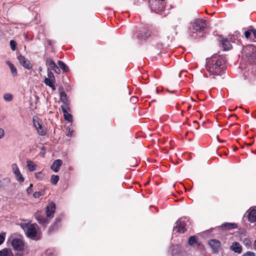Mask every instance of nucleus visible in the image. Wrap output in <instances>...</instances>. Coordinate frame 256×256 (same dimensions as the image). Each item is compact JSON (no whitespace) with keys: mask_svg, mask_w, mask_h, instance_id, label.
<instances>
[{"mask_svg":"<svg viewBox=\"0 0 256 256\" xmlns=\"http://www.w3.org/2000/svg\"><path fill=\"white\" fill-rule=\"evenodd\" d=\"M149 4L152 11L157 14H162L164 10V0H150Z\"/></svg>","mask_w":256,"mask_h":256,"instance_id":"nucleus-4","label":"nucleus"},{"mask_svg":"<svg viewBox=\"0 0 256 256\" xmlns=\"http://www.w3.org/2000/svg\"><path fill=\"white\" fill-rule=\"evenodd\" d=\"M11 244L15 250L21 251L24 250V242L20 238H14L11 242Z\"/></svg>","mask_w":256,"mask_h":256,"instance_id":"nucleus-8","label":"nucleus"},{"mask_svg":"<svg viewBox=\"0 0 256 256\" xmlns=\"http://www.w3.org/2000/svg\"><path fill=\"white\" fill-rule=\"evenodd\" d=\"M20 226L28 238L33 240H38L40 238V234L37 231L36 224L22 222Z\"/></svg>","mask_w":256,"mask_h":256,"instance_id":"nucleus-2","label":"nucleus"},{"mask_svg":"<svg viewBox=\"0 0 256 256\" xmlns=\"http://www.w3.org/2000/svg\"><path fill=\"white\" fill-rule=\"evenodd\" d=\"M34 174L36 178L38 180H42L44 178L45 174L42 172H36Z\"/></svg>","mask_w":256,"mask_h":256,"instance_id":"nucleus-28","label":"nucleus"},{"mask_svg":"<svg viewBox=\"0 0 256 256\" xmlns=\"http://www.w3.org/2000/svg\"><path fill=\"white\" fill-rule=\"evenodd\" d=\"M248 220L250 222L256 224V210L254 209L250 211L248 214Z\"/></svg>","mask_w":256,"mask_h":256,"instance_id":"nucleus-16","label":"nucleus"},{"mask_svg":"<svg viewBox=\"0 0 256 256\" xmlns=\"http://www.w3.org/2000/svg\"><path fill=\"white\" fill-rule=\"evenodd\" d=\"M164 44H156V47L158 48H164Z\"/></svg>","mask_w":256,"mask_h":256,"instance_id":"nucleus-48","label":"nucleus"},{"mask_svg":"<svg viewBox=\"0 0 256 256\" xmlns=\"http://www.w3.org/2000/svg\"><path fill=\"white\" fill-rule=\"evenodd\" d=\"M63 114L65 120L68 121L70 122H72V115L68 112H63Z\"/></svg>","mask_w":256,"mask_h":256,"instance_id":"nucleus-24","label":"nucleus"},{"mask_svg":"<svg viewBox=\"0 0 256 256\" xmlns=\"http://www.w3.org/2000/svg\"><path fill=\"white\" fill-rule=\"evenodd\" d=\"M150 35V32L147 26L142 28L139 30L136 35V37L140 40H146Z\"/></svg>","mask_w":256,"mask_h":256,"instance_id":"nucleus-6","label":"nucleus"},{"mask_svg":"<svg viewBox=\"0 0 256 256\" xmlns=\"http://www.w3.org/2000/svg\"><path fill=\"white\" fill-rule=\"evenodd\" d=\"M47 64L52 69L55 66L56 64H55V62L51 59L48 60L46 62Z\"/></svg>","mask_w":256,"mask_h":256,"instance_id":"nucleus-33","label":"nucleus"},{"mask_svg":"<svg viewBox=\"0 0 256 256\" xmlns=\"http://www.w3.org/2000/svg\"><path fill=\"white\" fill-rule=\"evenodd\" d=\"M18 182H22L24 180V178L21 174L20 171L18 172V173L14 174Z\"/></svg>","mask_w":256,"mask_h":256,"instance_id":"nucleus-22","label":"nucleus"},{"mask_svg":"<svg viewBox=\"0 0 256 256\" xmlns=\"http://www.w3.org/2000/svg\"><path fill=\"white\" fill-rule=\"evenodd\" d=\"M191 100H192V101H194V100L192 98V97L190 98Z\"/></svg>","mask_w":256,"mask_h":256,"instance_id":"nucleus-56","label":"nucleus"},{"mask_svg":"<svg viewBox=\"0 0 256 256\" xmlns=\"http://www.w3.org/2000/svg\"><path fill=\"white\" fill-rule=\"evenodd\" d=\"M62 164V162L60 160H55L52 164L50 166V168L54 172H58Z\"/></svg>","mask_w":256,"mask_h":256,"instance_id":"nucleus-13","label":"nucleus"},{"mask_svg":"<svg viewBox=\"0 0 256 256\" xmlns=\"http://www.w3.org/2000/svg\"><path fill=\"white\" fill-rule=\"evenodd\" d=\"M59 178H60L58 176L54 174L52 175L50 178L51 184L54 185L58 183Z\"/></svg>","mask_w":256,"mask_h":256,"instance_id":"nucleus-27","label":"nucleus"},{"mask_svg":"<svg viewBox=\"0 0 256 256\" xmlns=\"http://www.w3.org/2000/svg\"><path fill=\"white\" fill-rule=\"evenodd\" d=\"M35 218L38 222L43 226H46L49 223V221L44 216H42L40 212H37L35 214Z\"/></svg>","mask_w":256,"mask_h":256,"instance_id":"nucleus-11","label":"nucleus"},{"mask_svg":"<svg viewBox=\"0 0 256 256\" xmlns=\"http://www.w3.org/2000/svg\"><path fill=\"white\" fill-rule=\"evenodd\" d=\"M18 182H22L24 180V178L21 174L20 171L18 172V173L14 174Z\"/></svg>","mask_w":256,"mask_h":256,"instance_id":"nucleus-23","label":"nucleus"},{"mask_svg":"<svg viewBox=\"0 0 256 256\" xmlns=\"http://www.w3.org/2000/svg\"><path fill=\"white\" fill-rule=\"evenodd\" d=\"M56 204L51 202L46 207V214L48 218H52L54 216V214L56 212Z\"/></svg>","mask_w":256,"mask_h":256,"instance_id":"nucleus-10","label":"nucleus"},{"mask_svg":"<svg viewBox=\"0 0 256 256\" xmlns=\"http://www.w3.org/2000/svg\"><path fill=\"white\" fill-rule=\"evenodd\" d=\"M230 249L236 253L240 254L242 252V248L240 244L237 242H234L230 246Z\"/></svg>","mask_w":256,"mask_h":256,"instance_id":"nucleus-15","label":"nucleus"},{"mask_svg":"<svg viewBox=\"0 0 256 256\" xmlns=\"http://www.w3.org/2000/svg\"><path fill=\"white\" fill-rule=\"evenodd\" d=\"M4 98L6 101L10 102L12 100L13 96L12 94H6L4 95Z\"/></svg>","mask_w":256,"mask_h":256,"instance_id":"nucleus-31","label":"nucleus"},{"mask_svg":"<svg viewBox=\"0 0 256 256\" xmlns=\"http://www.w3.org/2000/svg\"><path fill=\"white\" fill-rule=\"evenodd\" d=\"M138 98L136 96H132L130 98V100L133 104H136L138 102Z\"/></svg>","mask_w":256,"mask_h":256,"instance_id":"nucleus-44","label":"nucleus"},{"mask_svg":"<svg viewBox=\"0 0 256 256\" xmlns=\"http://www.w3.org/2000/svg\"><path fill=\"white\" fill-rule=\"evenodd\" d=\"M0 256H14L10 249L4 248L0 250Z\"/></svg>","mask_w":256,"mask_h":256,"instance_id":"nucleus-17","label":"nucleus"},{"mask_svg":"<svg viewBox=\"0 0 256 256\" xmlns=\"http://www.w3.org/2000/svg\"><path fill=\"white\" fill-rule=\"evenodd\" d=\"M254 248L255 250H256V240L254 242Z\"/></svg>","mask_w":256,"mask_h":256,"instance_id":"nucleus-52","label":"nucleus"},{"mask_svg":"<svg viewBox=\"0 0 256 256\" xmlns=\"http://www.w3.org/2000/svg\"><path fill=\"white\" fill-rule=\"evenodd\" d=\"M6 237L5 232H1L0 234V245H1L4 241Z\"/></svg>","mask_w":256,"mask_h":256,"instance_id":"nucleus-37","label":"nucleus"},{"mask_svg":"<svg viewBox=\"0 0 256 256\" xmlns=\"http://www.w3.org/2000/svg\"><path fill=\"white\" fill-rule=\"evenodd\" d=\"M208 244L214 252H217L220 246V242L216 240H211L208 242Z\"/></svg>","mask_w":256,"mask_h":256,"instance_id":"nucleus-12","label":"nucleus"},{"mask_svg":"<svg viewBox=\"0 0 256 256\" xmlns=\"http://www.w3.org/2000/svg\"><path fill=\"white\" fill-rule=\"evenodd\" d=\"M207 26L206 22L204 19H196L191 24L190 27V34L192 36L196 38V33H200Z\"/></svg>","mask_w":256,"mask_h":256,"instance_id":"nucleus-3","label":"nucleus"},{"mask_svg":"<svg viewBox=\"0 0 256 256\" xmlns=\"http://www.w3.org/2000/svg\"><path fill=\"white\" fill-rule=\"evenodd\" d=\"M180 21H181V19H179V18H178L176 20V24L174 26V30H176V28L178 26V24H180Z\"/></svg>","mask_w":256,"mask_h":256,"instance_id":"nucleus-46","label":"nucleus"},{"mask_svg":"<svg viewBox=\"0 0 256 256\" xmlns=\"http://www.w3.org/2000/svg\"><path fill=\"white\" fill-rule=\"evenodd\" d=\"M60 218H57L56 220V222H55V224H54V225L50 229V232H52L54 228H58V223H60Z\"/></svg>","mask_w":256,"mask_h":256,"instance_id":"nucleus-34","label":"nucleus"},{"mask_svg":"<svg viewBox=\"0 0 256 256\" xmlns=\"http://www.w3.org/2000/svg\"><path fill=\"white\" fill-rule=\"evenodd\" d=\"M62 112H68L70 110V107L68 102V101L66 102H63L61 106Z\"/></svg>","mask_w":256,"mask_h":256,"instance_id":"nucleus-26","label":"nucleus"},{"mask_svg":"<svg viewBox=\"0 0 256 256\" xmlns=\"http://www.w3.org/2000/svg\"><path fill=\"white\" fill-rule=\"evenodd\" d=\"M46 78L55 80L53 74L50 70H48V78Z\"/></svg>","mask_w":256,"mask_h":256,"instance_id":"nucleus-38","label":"nucleus"},{"mask_svg":"<svg viewBox=\"0 0 256 256\" xmlns=\"http://www.w3.org/2000/svg\"><path fill=\"white\" fill-rule=\"evenodd\" d=\"M42 256H50V253H48V252H46L42 254Z\"/></svg>","mask_w":256,"mask_h":256,"instance_id":"nucleus-50","label":"nucleus"},{"mask_svg":"<svg viewBox=\"0 0 256 256\" xmlns=\"http://www.w3.org/2000/svg\"><path fill=\"white\" fill-rule=\"evenodd\" d=\"M4 132L2 128H0V138H2L4 137Z\"/></svg>","mask_w":256,"mask_h":256,"instance_id":"nucleus-47","label":"nucleus"},{"mask_svg":"<svg viewBox=\"0 0 256 256\" xmlns=\"http://www.w3.org/2000/svg\"><path fill=\"white\" fill-rule=\"evenodd\" d=\"M222 46L224 50L231 49L232 46L228 38H225L221 40Z\"/></svg>","mask_w":256,"mask_h":256,"instance_id":"nucleus-14","label":"nucleus"},{"mask_svg":"<svg viewBox=\"0 0 256 256\" xmlns=\"http://www.w3.org/2000/svg\"><path fill=\"white\" fill-rule=\"evenodd\" d=\"M58 64L64 72H68L70 70L68 67L62 61L58 60Z\"/></svg>","mask_w":256,"mask_h":256,"instance_id":"nucleus-20","label":"nucleus"},{"mask_svg":"<svg viewBox=\"0 0 256 256\" xmlns=\"http://www.w3.org/2000/svg\"><path fill=\"white\" fill-rule=\"evenodd\" d=\"M246 49L247 50H249L250 51L252 50V52H256V48L252 46H248L246 48Z\"/></svg>","mask_w":256,"mask_h":256,"instance_id":"nucleus-45","label":"nucleus"},{"mask_svg":"<svg viewBox=\"0 0 256 256\" xmlns=\"http://www.w3.org/2000/svg\"><path fill=\"white\" fill-rule=\"evenodd\" d=\"M32 184H30V186L27 188L26 192L28 194H30L32 192Z\"/></svg>","mask_w":256,"mask_h":256,"instance_id":"nucleus-43","label":"nucleus"},{"mask_svg":"<svg viewBox=\"0 0 256 256\" xmlns=\"http://www.w3.org/2000/svg\"><path fill=\"white\" fill-rule=\"evenodd\" d=\"M222 228H224L226 229L230 230L236 228L237 227V225L234 223L226 222L222 224Z\"/></svg>","mask_w":256,"mask_h":256,"instance_id":"nucleus-21","label":"nucleus"},{"mask_svg":"<svg viewBox=\"0 0 256 256\" xmlns=\"http://www.w3.org/2000/svg\"><path fill=\"white\" fill-rule=\"evenodd\" d=\"M177 34V32H175V34Z\"/></svg>","mask_w":256,"mask_h":256,"instance_id":"nucleus-57","label":"nucleus"},{"mask_svg":"<svg viewBox=\"0 0 256 256\" xmlns=\"http://www.w3.org/2000/svg\"><path fill=\"white\" fill-rule=\"evenodd\" d=\"M27 166L30 172L34 171L36 168V165L32 161L27 160Z\"/></svg>","mask_w":256,"mask_h":256,"instance_id":"nucleus-19","label":"nucleus"},{"mask_svg":"<svg viewBox=\"0 0 256 256\" xmlns=\"http://www.w3.org/2000/svg\"><path fill=\"white\" fill-rule=\"evenodd\" d=\"M251 33H252V30H248L244 32L245 37L246 38H248L250 37V36Z\"/></svg>","mask_w":256,"mask_h":256,"instance_id":"nucleus-40","label":"nucleus"},{"mask_svg":"<svg viewBox=\"0 0 256 256\" xmlns=\"http://www.w3.org/2000/svg\"><path fill=\"white\" fill-rule=\"evenodd\" d=\"M60 100L63 102H66L68 101L67 99L66 94L64 91L60 92Z\"/></svg>","mask_w":256,"mask_h":256,"instance_id":"nucleus-29","label":"nucleus"},{"mask_svg":"<svg viewBox=\"0 0 256 256\" xmlns=\"http://www.w3.org/2000/svg\"><path fill=\"white\" fill-rule=\"evenodd\" d=\"M10 46L12 50L14 51L16 49V44L14 40H11L10 42Z\"/></svg>","mask_w":256,"mask_h":256,"instance_id":"nucleus-35","label":"nucleus"},{"mask_svg":"<svg viewBox=\"0 0 256 256\" xmlns=\"http://www.w3.org/2000/svg\"><path fill=\"white\" fill-rule=\"evenodd\" d=\"M12 170L14 174L18 173V172H20V169L16 164H13L12 165Z\"/></svg>","mask_w":256,"mask_h":256,"instance_id":"nucleus-32","label":"nucleus"},{"mask_svg":"<svg viewBox=\"0 0 256 256\" xmlns=\"http://www.w3.org/2000/svg\"><path fill=\"white\" fill-rule=\"evenodd\" d=\"M242 256H256V254L254 252L248 251L244 254Z\"/></svg>","mask_w":256,"mask_h":256,"instance_id":"nucleus-39","label":"nucleus"},{"mask_svg":"<svg viewBox=\"0 0 256 256\" xmlns=\"http://www.w3.org/2000/svg\"><path fill=\"white\" fill-rule=\"evenodd\" d=\"M197 242V237L196 236H190L188 238V244L190 246H194Z\"/></svg>","mask_w":256,"mask_h":256,"instance_id":"nucleus-25","label":"nucleus"},{"mask_svg":"<svg viewBox=\"0 0 256 256\" xmlns=\"http://www.w3.org/2000/svg\"><path fill=\"white\" fill-rule=\"evenodd\" d=\"M25 38H26V39L28 38V36L26 34L25 35Z\"/></svg>","mask_w":256,"mask_h":256,"instance_id":"nucleus-54","label":"nucleus"},{"mask_svg":"<svg viewBox=\"0 0 256 256\" xmlns=\"http://www.w3.org/2000/svg\"><path fill=\"white\" fill-rule=\"evenodd\" d=\"M190 224L189 220L186 218H181L176 222L174 230L184 233L187 229V226Z\"/></svg>","mask_w":256,"mask_h":256,"instance_id":"nucleus-5","label":"nucleus"},{"mask_svg":"<svg viewBox=\"0 0 256 256\" xmlns=\"http://www.w3.org/2000/svg\"><path fill=\"white\" fill-rule=\"evenodd\" d=\"M18 59L20 64L25 68L28 70L32 69V64H31L30 62L27 60L24 56L20 55L18 56Z\"/></svg>","mask_w":256,"mask_h":256,"instance_id":"nucleus-9","label":"nucleus"},{"mask_svg":"<svg viewBox=\"0 0 256 256\" xmlns=\"http://www.w3.org/2000/svg\"><path fill=\"white\" fill-rule=\"evenodd\" d=\"M74 132V131L72 130H71L70 128H68L66 129V135L68 136H73V133Z\"/></svg>","mask_w":256,"mask_h":256,"instance_id":"nucleus-36","label":"nucleus"},{"mask_svg":"<svg viewBox=\"0 0 256 256\" xmlns=\"http://www.w3.org/2000/svg\"><path fill=\"white\" fill-rule=\"evenodd\" d=\"M6 63L9 66L13 76H16L17 75V70L14 66L10 61H6Z\"/></svg>","mask_w":256,"mask_h":256,"instance_id":"nucleus-18","label":"nucleus"},{"mask_svg":"<svg viewBox=\"0 0 256 256\" xmlns=\"http://www.w3.org/2000/svg\"><path fill=\"white\" fill-rule=\"evenodd\" d=\"M156 6H157V7L160 6V4H157Z\"/></svg>","mask_w":256,"mask_h":256,"instance_id":"nucleus-55","label":"nucleus"},{"mask_svg":"<svg viewBox=\"0 0 256 256\" xmlns=\"http://www.w3.org/2000/svg\"><path fill=\"white\" fill-rule=\"evenodd\" d=\"M226 68L225 58L222 56H214L207 60L206 69L210 76L221 75Z\"/></svg>","mask_w":256,"mask_h":256,"instance_id":"nucleus-1","label":"nucleus"},{"mask_svg":"<svg viewBox=\"0 0 256 256\" xmlns=\"http://www.w3.org/2000/svg\"><path fill=\"white\" fill-rule=\"evenodd\" d=\"M33 123L34 128L37 130L38 134L42 136H45L46 134V130L40 122L38 116H34Z\"/></svg>","mask_w":256,"mask_h":256,"instance_id":"nucleus-7","label":"nucleus"},{"mask_svg":"<svg viewBox=\"0 0 256 256\" xmlns=\"http://www.w3.org/2000/svg\"><path fill=\"white\" fill-rule=\"evenodd\" d=\"M42 196V194L40 192H35L33 194V196L35 198H39Z\"/></svg>","mask_w":256,"mask_h":256,"instance_id":"nucleus-41","label":"nucleus"},{"mask_svg":"<svg viewBox=\"0 0 256 256\" xmlns=\"http://www.w3.org/2000/svg\"><path fill=\"white\" fill-rule=\"evenodd\" d=\"M52 70L56 74H60V68L56 65Z\"/></svg>","mask_w":256,"mask_h":256,"instance_id":"nucleus-42","label":"nucleus"},{"mask_svg":"<svg viewBox=\"0 0 256 256\" xmlns=\"http://www.w3.org/2000/svg\"><path fill=\"white\" fill-rule=\"evenodd\" d=\"M54 81H55V80L46 78L44 80L45 84L46 86H51L53 84H54Z\"/></svg>","mask_w":256,"mask_h":256,"instance_id":"nucleus-30","label":"nucleus"},{"mask_svg":"<svg viewBox=\"0 0 256 256\" xmlns=\"http://www.w3.org/2000/svg\"><path fill=\"white\" fill-rule=\"evenodd\" d=\"M191 106H192L191 105L188 106V110H190V108H191Z\"/></svg>","mask_w":256,"mask_h":256,"instance_id":"nucleus-53","label":"nucleus"},{"mask_svg":"<svg viewBox=\"0 0 256 256\" xmlns=\"http://www.w3.org/2000/svg\"><path fill=\"white\" fill-rule=\"evenodd\" d=\"M253 32V34L254 36V38H256V30H252Z\"/></svg>","mask_w":256,"mask_h":256,"instance_id":"nucleus-51","label":"nucleus"},{"mask_svg":"<svg viewBox=\"0 0 256 256\" xmlns=\"http://www.w3.org/2000/svg\"><path fill=\"white\" fill-rule=\"evenodd\" d=\"M50 88H52V89L53 90H56V86H55L54 85V84H53L52 85L50 86Z\"/></svg>","mask_w":256,"mask_h":256,"instance_id":"nucleus-49","label":"nucleus"}]
</instances>
